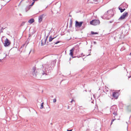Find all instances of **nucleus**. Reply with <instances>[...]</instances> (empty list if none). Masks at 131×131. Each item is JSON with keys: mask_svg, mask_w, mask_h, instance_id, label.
<instances>
[{"mask_svg": "<svg viewBox=\"0 0 131 131\" xmlns=\"http://www.w3.org/2000/svg\"><path fill=\"white\" fill-rule=\"evenodd\" d=\"M119 9L120 10V12L121 13L123 12L125 9V8L122 9L121 7H119Z\"/></svg>", "mask_w": 131, "mask_h": 131, "instance_id": "f8f14e48", "label": "nucleus"}, {"mask_svg": "<svg viewBox=\"0 0 131 131\" xmlns=\"http://www.w3.org/2000/svg\"><path fill=\"white\" fill-rule=\"evenodd\" d=\"M34 21H35L34 19L32 18L30 19L28 21V22L30 24H31L34 23Z\"/></svg>", "mask_w": 131, "mask_h": 131, "instance_id": "9d476101", "label": "nucleus"}, {"mask_svg": "<svg viewBox=\"0 0 131 131\" xmlns=\"http://www.w3.org/2000/svg\"><path fill=\"white\" fill-rule=\"evenodd\" d=\"M91 34H98V33L96 32H94L93 31H92L91 32Z\"/></svg>", "mask_w": 131, "mask_h": 131, "instance_id": "4468645a", "label": "nucleus"}, {"mask_svg": "<svg viewBox=\"0 0 131 131\" xmlns=\"http://www.w3.org/2000/svg\"><path fill=\"white\" fill-rule=\"evenodd\" d=\"M73 101H74L73 100H72V101H71V103H72V102Z\"/></svg>", "mask_w": 131, "mask_h": 131, "instance_id": "412c9836", "label": "nucleus"}, {"mask_svg": "<svg viewBox=\"0 0 131 131\" xmlns=\"http://www.w3.org/2000/svg\"><path fill=\"white\" fill-rule=\"evenodd\" d=\"M100 21L99 20H93L90 21V24L94 26H96L99 24Z\"/></svg>", "mask_w": 131, "mask_h": 131, "instance_id": "f03ea898", "label": "nucleus"}, {"mask_svg": "<svg viewBox=\"0 0 131 131\" xmlns=\"http://www.w3.org/2000/svg\"><path fill=\"white\" fill-rule=\"evenodd\" d=\"M25 22H23L21 24V25H20V26H23V25H24L25 24Z\"/></svg>", "mask_w": 131, "mask_h": 131, "instance_id": "dca6fc26", "label": "nucleus"}, {"mask_svg": "<svg viewBox=\"0 0 131 131\" xmlns=\"http://www.w3.org/2000/svg\"><path fill=\"white\" fill-rule=\"evenodd\" d=\"M92 3L96 4L98 0H91Z\"/></svg>", "mask_w": 131, "mask_h": 131, "instance_id": "9b49d317", "label": "nucleus"}, {"mask_svg": "<svg viewBox=\"0 0 131 131\" xmlns=\"http://www.w3.org/2000/svg\"><path fill=\"white\" fill-rule=\"evenodd\" d=\"M32 71H33V76L34 78L41 77L43 75L46 76V74L43 72L41 71L38 73H37L38 70L36 69V68L33 67L32 68Z\"/></svg>", "mask_w": 131, "mask_h": 131, "instance_id": "f257e3e1", "label": "nucleus"}, {"mask_svg": "<svg viewBox=\"0 0 131 131\" xmlns=\"http://www.w3.org/2000/svg\"><path fill=\"white\" fill-rule=\"evenodd\" d=\"M130 56H131V53H130Z\"/></svg>", "mask_w": 131, "mask_h": 131, "instance_id": "393cba45", "label": "nucleus"}, {"mask_svg": "<svg viewBox=\"0 0 131 131\" xmlns=\"http://www.w3.org/2000/svg\"><path fill=\"white\" fill-rule=\"evenodd\" d=\"M60 42V41H58L57 42H56V43H55V44H57V43H59Z\"/></svg>", "mask_w": 131, "mask_h": 131, "instance_id": "6ab92c4d", "label": "nucleus"}, {"mask_svg": "<svg viewBox=\"0 0 131 131\" xmlns=\"http://www.w3.org/2000/svg\"><path fill=\"white\" fill-rule=\"evenodd\" d=\"M1 61V60L0 59V62Z\"/></svg>", "mask_w": 131, "mask_h": 131, "instance_id": "b1692460", "label": "nucleus"}, {"mask_svg": "<svg viewBox=\"0 0 131 131\" xmlns=\"http://www.w3.org/2000/svg\"><path fill=\"white\" fill-rule=\"evenodd\" d=\"M43 103H42L41 104V107H40V108L41 109H42V108H43Z\"/></svg>", "mask_w": 131, "mask_h": 131, "instance_id": "2eb2a0df", "label": "nucleus"}, {"mask_svg": "<svg viewBox=\"0 0 131 131\" xmlns=\"http://www.w3.org/2000/svg\"><path fill=\"white\" fill-rule=\"evenodd\" d=\"M56 101V99H53V102H55Z\"/></svg>", "mask_w": 131, "mask_h": 131, "instance_id": "f3484780", "label": "nucleus"}, {"mask_svg": "<svg viewBox=\"0 0 131 131\" xmlns=\"http://www.w3.org/2000/svg\"><path fill=\"white\" fill-rule=\"evenodd\" d=\"M72 130H67V131H71Z\"/></svg>", "mask_w": 131, "mask_h": 131, "instance_id": "aec40b11", "label": "nucleus"}, {"mask_svg": "<svg viewBox=\"0 0 131 131\" xmlns=\"http://www.w3.org/2000/svg\"><path fill=\"white\" fill-rule=\"evenodd\" d=\"M118 91L114 92L113 93L112 96L115 99H117L119 95Z\"/></svg>", "mask_w": 131, "mask_h": 131, "instance_id": "20e7f679", "label": "nucleus"}, {"mask_svg": "<svg viewBox=\"0 0 131 131\" xmlns=\"http://www.w3.org/2000/svg\"><path fill=\"white\" fill-rule=\"evenodd\" d=\"M54 38H52L51 36H50L49 38V42L51 41Z\"/></svg>", "mask_w": 131, "mask_h": 131, "instance_id": "ddd939ff", "label": "nucleus"}, {"mask_svg": "<svg viewBox=\"0 0 131 131\" xmlns=\"http://www.w3.org/2000/svg\"><path fill=\"white\" fill-rule=\"evenodd\" d=\"M83 23V22L82 21L79 22L76 21L75 24V26L77 27H80L82 26Z\"/></svg>", "mask_w": 131, "mask_h": 131, "instance_id": "39448f33", "label": "nucleus"}, {"mask_svg": "<svg viewBox=\"0 0 131 131\" xmlns=\"http://www.w3.org/2000/svg\"><path fill=\"white\" fill-rule=\"evenodd\" d=\"M34 3H35V2L34 1L32 3H31V5H30L32 6L34 4Z\"/></svg>", "mask_w": 131, "mask_h": 131, "instance_id": "a211bd4d", "label": "nucleus"}, {"mask_svg": "<svg viewBox=\"0 0 131 131\" xmlns=\"http://www.w3.org/2000/svg\"><path fill=\"white\" fill-rule=\"evenodd\" d=\"M113 122L111 121V124H112V123H113Z\"/></svg>", "mask_w": 131, "mask_h": 131, "instance_id": "5701e85b", "label": "nucleus"}, {"mask_svg": "<svg viewBox=\"0 0 131 131\" xmlns=\"http://www.w3.org/2000/svg\"><path fill=\"white\" fill-rule=\"evenodd\" d=\"M74 48H73L70 50V54L71 55V56H73V52L74 51Z\"/></svg>", "mask_w": 131, "mask_h": 131, "instance_id": "6e6552de", "label": "nucleus"}, {"mask_svg": "<svg viewBox=\"0 0 131 131\" xmlns=\"http://www.w3.org/2000/svg\"><path fill=\"white\" fill-rule=\"evenodd\" d=\"M46 16V14H43L39 16L38 18V21L40 23L42 21V19L44 18Z\"/></svg>", "mask_w": 131, "mask_h": 131, "instance_id": "423d86ee", "label": "nucleus"}, {"mask_svg": "<svg viewBox=\"0 0 131 131\" xmlns=\"http://www.w3.org/2000/svg\"><path fill=\"white\" fill-rule=\"evenodd\" d=\"M128 15V13L127 12H125L119 18L120 19H124L126 17H127Z\"/></svg>", "mask_w": 131, "mask_h": 131, "instance_id": "0eeeda50", "label": "nucleus"}, {"mask_svg": "<svg viewBox=\"0 0 131 131\" xmlns=\"http://www.w3.org/2000/svg\"><path fill=\"white\" fill-rule=\"evenodd\" d=\"M114 120V119H113V120H112L111 121H112V122H113V121Z\"/></svg>", "mask_w": 131, "mask_h": 131, "instance_id": "4be33fe9", "label": "nucleus"}, {"mask_svg": "<svg viewBox=\"0 0 131 131\" xmlns=\"http://www.w3.org/2000/svg\"><path fill=\"white\" fill-rule=\"evenodd\" d=\"M11 43L10 41L7 38H6L5 40L4 43V46L5 47H7L9 46Z\"/></svg>", "mask_w": 131, "mask_h": 131, "instance_id": "7ed1b4c3", "label": "nucleus"}, {"mask_svg": "<svg viewBox=\"0 0 131 131\" xmlns=\"http://www.w3.org/2000/svg\"><path fill=\"white\" fill-rule=\"evenodd\" d=\"M112 109H113L114 110V112L113 113L114 114H115V113L117 110V108L115 106H113L111 107Z\"/></svg>", "mask_w": 131, "mask_h": 131, "instance_id": "1a4fd4ad", "label": "nucleus"}]
</instances>
